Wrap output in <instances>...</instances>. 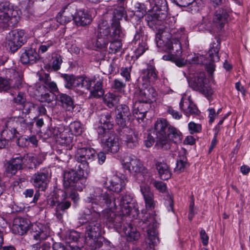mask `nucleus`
Returning <instances> with one entry per match:
<instances>
[{"label":"nucleus","mask_w":250,"mask_h":250,"mask_svg":"<svg viewBox=\"0 0 250 250\" xmlns=\"http://www.w3.org/2000/svg\"><path fill=\"white\" fill-rule=\"evenodd\" d=\"M85 200L91 203L93 210H99L100 212L105 206L111 208H117L116 200L107 188H93Z\"/></svg>","instance_id":"obj_1"},{"label":"nucleus","mask_w":250,"mask_h":250,"mask_svg":"<svg viewBox=\"0 0 250 250\" xmlns=\"http://www.w3.org/2000/svg\"><path fill=\"white\" fill-rule=\"evenodd\" d=\"M220 40L216 39L215 42L211 44V47L208 51V59L210 62H208V60L203 55L194 54L187 56V61L191 64H204L207 72L212 74L215 70V64L214 62H218L219 61L218 52L220 49Z\"/></svg>","instance_id":"obj_2"},{"label":"nucleus","mask_w":250,"mask_h":250,"mask_svg":"<svg viewBox=\"0 0 250 250\" xmlns=\"http://www.w3.org/2000/svg\"><path fill=\"white\" fill-rule=\"evenodd\" d=\"M169 34L171 35L170 39H167L166 42V50L170 51L177 56L182 54L181 42H184L186 47L188 46V36L184 29H171Z\"/></svg>","instance_id":"obj_3"},{"label":"nucleus","mask_w":250,"mask_h":250,"mask_svg":"<svg viewBox=\"0 0 250 250\" xmlns=\"http://www.w3.org/2000/svg\"><path fill=\"white\" fill-rule=\"evenodd\" d=\"M86 179L78 171L71 169L66 170L63 174V186L65 190L82 191L85 186Z\"/></svg>","instance_id":"obj_4"},{"label":"nucleus","mask_w":250,"mask_h":250,"mask_svg":"<svg viewBox=\"0 0 250 250\" xmlns=\"http://www.w3.org/2000/svg\"><path fill=\"white\" fill-rule=\"evenodd\" d=\"M170 125L167 120L164 118L158 119L154 125L156 134L155 146L158 148L167 150L170 148L169 141L167 139V133Z\"/></svg>","instance_id":"obj_5"},{"label":"nucleus","mask_w":250,"mask_h":250,"mask_svg":"<svg viewBox=\"0 0 250 250\" xmlns=\"http://www.w3.org/2000/svg\"><path fill=\"white\" fill-rule=\"evenodd\" d=\"M189 86L194 90L198 91L206 97L211 96L213 91L207 83L206 75L204 72L196 73L194 77L188 81Z\"/></svg>","instance_id":"obj_6"},{"label":"nucleus","mask_w":250,"mask_h":250,"mask_svg":"<svg viewBox=\"0 0 250 250\" xmlns=\"http://www.w3.org/2000/svg\"><path fill=\"white\" fill-rule=\"evenodd\" d=\"M96 158L97 152L93 148L83 147L77 149L76 158L78 162L81 163L83 167L80 165L79 167L83 171H89V163L95 160Z\"/></svg>","instance_id":"obj_7"},{"label":"nucleus","mask_w":250,"mask_h":250,"mask_svg":"<svg viewBox=\"0 0 250 250\" xmlns=\"http://www.w3.org/2000/svg\"><path fill=\"white\" fill-rule=\"evenodd\" d=\"M144 227L143 229L146 232L145 241L146 243L151 246H155L159 242L158 232L156 229L155 220L149 214H146V218L143 221Z\"/></svg>","instance_id":"obj_8"},{"label":"nucleus","mask_w":250,"mask_h":250,"mask_svg":"<svg viewBox=\"0 0 250 250\" xmlns=\"http://www.w3.org/2000/svg\"><path fill=\"white\" fill-rule=\"evenodd\" d=\"M91 215L88 216L86 234L90 239H95L101 236V225L99 218L100 210H93Z\"/></svg>","instance_id":"obj_9"},{"label":"nucleus","mask_w":250,"mask_h":250,"mask_svg":"<svg viewBox=\"0 0 250 250\" xmlns=\"http://www.w3.org/2000/svg\"><path fill=\"white\" fill-rule=\"evenodd\" d=\"M26 42L24 31L16 29L9 33L7 37V45L10 51L14 53Z\"/></svg>","instance_id":"obj_10"},{"label":"nucleus","mask_w":250,"mask_h":250,"mask_svg":"<svg viewBox=\"0 0 250 250\" xmlns=\"http://www.w3.org/2000/svg\"><path fill=\"white\" fill-rule=\"evenodd\" d=\"M116 124L121 127L124 128L130 121L132 112H131L129 107L125 104H119L115 108Z\"/></svg>","instance_id":"obj_11"},{"label":"nucleus","mask_w":250,"mask_h":250,"mask_svg":"<svg viewBox=\"0 0 250 250\" xmlns=\"http://www.w3.org/2000/svg\"><path fill=\"white\" fill-rule=\"evenodd\" d=\"M125 15L126 12L124 6H119L114 9L111 29L112 30V35L115 38L122 37L123 36L119 21Z\"/></svg>","instance_id":"obj_12"},{"label":"nucleus","mask_w":250,"mask_h":250,"mask_svg":"<svg viewBox=\"0 0 250 250\" xmlns=\"http://www.w3.org/2000/svg\"><path fill=\"white\" fill-rule=\"evenodd\" d=\"M50 175L47 170L42 169L36 172L31 179L33 185L41 191H44L48 187Z\"/></svg>","instance_id":"obj_13"},{"label":"nucleus","mask_w":250,"mask_h":250,"mask_svg":"<svg viewBox=\"0 0 250 250\" xmlns=\"http://www.w3.org/2000/svg\"><path fill=\"white\" fill-rule=\"evenodd\" d=\"M103 149L107 152L117 153L120 149L119 139L116 134L107 133L104 138L101 139Z\"/></svg>","instance_id":"obj_14"},{"label":"nucleus","mask_w":250,"mask_h":250,"mask_svg":"<svg viewBox=\"0 0 250 250\" xmlns=\"http://www.w3.org/2000/svg\"><path fill=\"white\" fill-rule=\"evenodd\" d=\"M150 104L139 100L133 104L132 116L136 118L138 123H141V121H143L146 117V113L151 107Z\"/></svg>","instance_id":"obj_15"},{"label":"nucleus","mask_w":250,"mask_h":250,"mask_svg":"<svg viewBox=\"0 0 250 250\" xmlns=\"http://www.w3.org/2000/svg\"><path fill=\"white\" fill-rule=\"evenodd\" d=\"M20 60L24 64L32 65L39 61L40 57L36 50L32 48H23L21 50Z\"/></svg>","instance_id":"obj_16"},{"label":"nucleus","mask_w":250,"mask_h":250,"mask_svg":"<svg viewBox=\"0 0 250 250\" xmlns=\"http://www.w3.org/2000/svg\"><path fill=\"white\" fill-rule=\"evenodd\" d=\"M17 15V11L14 9L9 2L0 3V24L7 22L11 18L16 17Z\"/></svg>","instance_id":"obj_17"},{"label":"nucleus","mask_w":250,"mask_h":250,"mask_svg":"<svg viewBox=\"0 0 250 250\" xmlns=\"http://www.w3.org/2000/svg\"><path fill=\"white\" fill-rule=\"evenodd\" d=\"M124 167L131 173H147V169L143 166L142 162L134 156L129 157L128 161L123 164Z\"/></svg>","instance_id":"obj_18"},{"label":"nucleus","mask_w":250,"mask_h":250,"mask_svg":"<svg viewBox=\"0 0 250 250\" xmlns=\"http://www.w3.org/2000/svg\"><path fill=\"white\" fill-rule=\"evenodd\" d=\"M24 157L19 154H15L8 162L6 168L7 173L15 175L18 170L23 168Z\"/></svg>","instance_id":"obj_19"},{"label":"nucleus","mask_w":250,"mask_h":250,"mask_svg":"<svg viewBox=\"0 0 250 250\" xmlns=\"http://www.w3.org/2000/svg\"><path fill=\"white\" fill-rule=\"evenodd\" d=\"M124 129V134L122 139L125 142L127 147L132 148L138 146L139 139L138 133L128 127H125Z\"/></svg>","instance_id":"obj_20"},{"label":"nucleus","mask_w":250,"mask_h":250,"mask_svg":"<svg viewBox=\"0 0 250 250\" xmlns=\"http://www.w3.org/2000/svg\"><path fill=\"white\" fill-rule=\"evenodd\" d=\"M132 198L129 195H124L121 198L120 201L116 200L117 207H120V212L123 215H129L134 206L132 201Z\"/></svg>","instance_id":"obj_21"},{"label":"nucleus","mask_w":250,"mask_h":250,"mask_svg":"<svg viewBox=\"0 0 250 250\" xmlns=\"http://www.w3.org/2000/svg\"><path fill=\"white\" fill-rule=\"evenodd\" d=\"M28 229V224L26 219L22 217H16L13 220L11 228L13 233L22 235Z\"/></svg>","instance_id":"obj_22"},{"label":"nucleus","mask_w":250,"mask_h":250,"mask_svg":"<svg viewBox=\"0 0 250 250\" xmlns=\"http://www.w3.org/2000/svg\"><path fill=\"white\" fill-rule=\"evenodd\" d=\"M141 191L143 195L146 207L147 209H152L154 208L155 202L154 201V195L148 185H142L140 187Z\"/></svg>","instance_id":"obj_23"},{"label":"nucleus","mask_w":250,"mask_h":250,"mask_svg":"<svg viewBox=\"0 0 250 250\" xmlns=\"http://www.w3.org/2000/svg\"><path fill=\"white\" fill-rule=\"evenodd\" d=\"M104 184L107 188L111 192L119 193L125 188V183L123 179L117 176H113L109 181V185H107V183Z\"/></svg>","instance_id":"obj_24"},{"label":"nucleus","mask_w":250,"mask_h":250,"mask_svg":"<svg viewBox=\"0 0 250 250\" xmlns=\"http://www.w3.org/2000/svg\"><path fill=\"white\" fill-rule=\"evenodd\" d=\"M73 20L77 26H84L91 23V16L83 10H79L75 14Z\"/></svg>","instance_id":"obj_25"},{"label":"nucleus","mask_w":250,"mask_h":250,"mask_svg":"<svg viewBox=\"0 0 250 250\" xmlns=\"http://www.w3.org/2000/svg\"><path fill=\"white\" fill-rule=\"evenodd\" d=\"M157 96V93L153 87H147L140 90L139 100L151 104L156 101Z\"/></svg>","instance_id":"obj_26"},{"label":"nucleus","mask_w":250,"mask_h":250,"mask_svg":"<svg viewBox=\"0 0 250 250\" xmlns=\"http://www.w3.org/2000/svg\"><path fill=\"white\" fill-rule=\"evenodd\" d=\"M72 9L71 7L67 6L60 12L56 17L57 21L61 24H65L73 20Z\"/></svg>","instance_id":"obj_27"},{"label":"nucleus","mask_w":250,"mask_h":250,"mask_svg":"<svg viewBox=\"0 0 250 250\" xmlns=\"http://www.w3.org/2000/svg\"><path fill=\"white\" fill-rule=\"evenodd\" d=\"M155 167L158 172L160 178L163 180L169 179L171 176V172L168 166L164 161H157Z\"/></svg>","instance_id":"obj_28"},{"label":"nucleus","mask_w":250,"mask_h":250,"mask_svg":"<svg viewBox=\"0 0 250 250\" xmlns=\"http://www.w3.org/2000/svg\"><path fill=\"white\" fill-rule=\"evenodd\" d=\"M229 16V11L227 9L219 8L215 11L213 21L215 23L222 27L227 22Z\"/></svg>","instance_id":"obj_29"},{"label":"nucleus","mask_w":250,"mask_h":250,"mask_svg":"<svg viewBox=\"0 0 250 250\" xmlns=\"http://www.w3.org/2000/svg\"><path fill=\"white\" fill-rule=\"evenodd\" d=\"M16 119V122L17 125V128L19 130L20 132H24L27 130H31L34 122L28 120L26 117H15Z\"/></svg>","instance_id":"obj_30"},{"label":"nucleus","mask_w":250,"mask_h":250,"mask_svg":"<svg viewBox=\"0 0 250 250\" xmlns=\"http://www.w3.org/2000/svg\"><path fill=\"white\" fill-rule=\"evenodd\" d=\"M71 202L66 200L64 197L61 199V201H60L55 208V215L56 217L60 220L62 219L64 214L66 212L67 209L71 207Z\"/></svg>","instance_id":"obj_31"},{"label":"nucleus","mask_w":250,"mask_h":250,"mask_svg":"<svg viewBox=\"0 0 250 250\" xmlns=\"http://www.w3.org/2000/svg\"><path fill=\"white\" fill-rule=\"evenodd\" d=\"M103 79L99 77H94V86L90 91V95L95 98H100L104 96V91L103 88Z\"/></svg>","instance_id":"obj_32"},{"label":"nucleus","mask_w":250,"mask_h":250,"mask_svg":"<svg viewBox=\"0 0 250 250\" xmlns=\"http://www.w3.org/2000/svg\"><path fill=\"white\" fill-rule=\"evenodd\" d=\"M57 100L66 110L72 111L74 108V101L70 96L64 93H59L57 96Z\"/></svg>","instance_id":"obj_33"},{"label":"nucleus","mask_w":250,"mask_h":250,"mask_svg":"<svg viewBox=\"0 0 250 250\" xmlns=\"http://www.w3.org/2000/svg\"><path fill=\"white\" fill-rule=\"evenodd\" d=\"M123 231L125 234L128 241H137L140 238V232L137 231L136 229L130 224H127L126 226H124Z\"/></svg>","instance_id":"obj_34"},{"label":"nucleus","mask_w":250,"mask_h":250,"mask_svg":"<svg viewBox=\"0 0 250 250\" xmlns=\"http://www.w3.org/2000/svg\"><path fill=\"white\" fill-rule=\"evenodd\" d=\"M163 32L160 33V30L159 31V33L156 34V42L157 43V45L159 47H162L163 50L169 53L170 54L165 55L163 56V59L165 60H172L173 61V60L175 59V56L177 57H179L180 56H177L176 55L172 53L170 51H167L166 50L165 48V44L166 41H164L162 38L163 37Z\"/></svg>","instance_id":"obj_35"},{"label":"nucleus","mask_w":250,"mask_h":250,"mask_svg":"<svg viewBox=\"0 0 250 250\" xmlns=\"http://www.w3.org/2000/svg\"><path fill=\"white\" fill-rule=\"evenodd\" d=\"M157 78V74L154 66L149 65L143 72L142 79L147 82H154Z\"/></svg>","instance_id":"obj_36"},{"label":"nucleus","mask_w":250,"mask_h":250,"mask_svg":"<svg viewBox=\"0 0 250 250\" xmlns=\"http://www.w3.org/2000/svg\"><path fill=\"white\" fill-rule=\"evenodd\" d=\"M167 139L170 145V141L175 144L180 143L182 140L181 133L175 127L170 125L167 133Z\"/></svg>","instance_id":"obj_37"},{"label":"nucleus","mask_w":250,"mask_h":250,"mask_svg":"<svg viewBox=\"0 0 250 250\" xmlns=\"http://www.w3.org/2000/svg\"><path fill=\"white\" fill-rule=\"evenodd\" d=\"M93 82L94 78L91 79L88 77H78V81H76V83H78L77 90H79L81 94L83 92V89L89 90L93 84Z\"/></svg>","instance_id":"obj_38"},{"label":"nucleus","mask_w":250,"mask_h":250,"mask_svg":"<svg viewBox=\"0 0 250 250\" xmlns=\"http://www.w3.org/2000/svg\"><path fill=\"white\" fill-rule=\"evenodd\" d=\"M39 229H36V233L34 235V238L36 240L46 239L49 235L50 229L48 226L39 224L38 225Z\"/></svg>","instance_id":"obj_39"},{"label":"nucleus","mask_w":250,"mask_h":250,"mask_svg":"<svg viewBox=\"0 0 250 250\" xmlns=\"http://www.w3.org/2000/svg\"><path fill=\"white\" fill-rule=\"evenodd\" d=\"M161 13L156 12L153 14H148L146 17V20L148 25L151 28H153L155 25L161 24L164 16H160Z\"/></svg>","instance_id":"obj_40"},{"label":"nucleus","mask_w":250,"mask_h":250,"mask_svg":"<svg viewBox=\"0 0 250 250\" xmlns=\"http://www.w3.org/2000/svg\"><path fill=\"white\" fill-rule=\"evenodd\" d=\"M157 12L161 13L164 18H166L168 11V5L166 0H155L153 7Z\"/></svg>","instance_id":"obj_41"},{"label":"nucleus","mask_w":250,"mask_h":250,"mask_svg":"<svg viewBox=\"0 0 250 250\" xmlns=\"http://www.w3.org/2000/svg\"><path fill=\"white\" fill-rule=\"evenodd\" d=\"M104 101L109 108L116 107L120 101V97L112 93H108L105 95Z\"/></svg>","instance_id":"obj_42"},{"label":"nucleus","mask_w":250,"mask_h":250,"mask_svg":"<svg viewBox=\"0 0 250 250\" xmlns=\"http://www.w3.org/2000/svg\"><path fill=\"white\" fill-rule=\"evenodd\" d=\"M62 77L64 80V86L66 88L77 90L78 83H76V81H78V77H75L73 75L67 74L63 75Z\"/></svg>","instance_id":"obj_43"},{"label":"nucleus","mask_w":250,"mask_h":250,"mask_svg":"<svg viewBox=\"0 0 250 250\" xmlns=\"http://www.w3.org/2000/svg\"><path fill=\"white\" fill-rule=\"evenodd\" d=\"M97 36L104 38L107 40L108 42H109L110 40L113 38L112 34H110L109 27L101 24L99 25Z\"/></svg>","instance_id":"obj_44"},{"label":"nucleus","mask_w":250,"mask_h":250,"mask_svg":"<svg viewBox=\"0 0 250 250\" xmlns=\"http://www.w3.org/2000/svg\"><path fill=\"white\" fill-rule=\"evenodd\" d=\"M99 122L101 125L106 126V128L113 127V119L110 114L108 112L101 115Z\"/></svg>","instance_id":"obj_45"},{"label":"nucleus","mask_w":250,"mask_h":250,"mask_svg":"<svg viewBox=\"0 0 250 250\" xmlns=\"http://www.w3.org/2000/svg\"><path fill=\"white\" fill-rule=\"evenodd\" d=\"M136 28L137 30L134 36V41L135 42H138V44H141L142 42H146V36L144 35V27L137 25Z\"/></svg>","instance_id":"obj_46"},{"label":"nucleus","mask_w":250,"mask_h":250,"mask_svg":"<svg viewBox=\"0 0 250 250\" xmlns=\"http://www.w3.org/2000/svg\"><path fill=\"white\" fill-rule=\"evenodd\" d=\"M112 36H113V38L111 39L109 41V42H110V43L109 45V52L110 53H115L120 50L122 46V44L121 41L119 40L120 37L115 38L112 35Z\"/></svg>","instance_id":"obj_47"},{"label":"nucleus","mask_w":250,"mask_h":250,"mask_svg":"<svg viewBox=\"0 0 250 250\" xmlns=\"http://www.w3.org/2000/svg\"><path fill=\"white\" fill-rule=\"evenodd\" d=\"M73 139V136L72 134L64 132L57 139V142L62 145L68 146L72 143Z\"/></svg>","instance_id":"obj_48"},{"label":"nucleus","mask_w":250,"mask_h":250,"mask_svg":"<svg viewBox=\"0 0 250 250\" xmlns=\"http://www.w3.org/2000/svg\"><path fill=\"white\" fill-rule=\"evenodd\" d=\"M188 166L186 157L184 155L179 156L177 160L176 167L174 168V170L179 172H183Z\"/></svg>","instance_id":"obj_49"},{"label":"nucleus","mask_w":250,"mask_h":250,"mask_svg":"<svg viewBox=\"0 0 250 250\" xmlns=\"http://www.w3.org/2000/svg\"><path fill=\"white\" fill-rule=\"evenodd\" d=\"M104 214V219L106 224L108 225L109 227L111 228L114 225L113 221L117 214L110 209L105 210Z\"/></svg>","instance_id":"obj_50"},{"label":"nucleus","mask_w":250,"mask_h":250,"mask_svg":"<svg viewBox=\"0 0 250 250\" xmlns=\"http://www.w3.org/2000/svg\"><path fill=\"white\" fill-rule=\"evenodd\" d=\"M54 99V94L50 92L42 93L39 97V101L41 103L50 104L53 101Z\"/></svg>","instance_id":"obj_51"},{"label":"nucleus","mask_w":250,"mask_h":250,"mask_svg":"<svg viewBox=\"0 0 250 250\" xmlns=\"http://www.w3.org/2000/svg\"><path fill=\"white\" fill-rule=\"evenodd\" d=\"M69 128L72 133L75 135H80L83 132L82 125L80 122L75 121L71 123L69 125Z\"/></svg>","instance_id":"obj_52"},{"label":"nucleus","mask_w":250,"mask_h":250,"mask_svg":"<svg viewBox=\"0 0 250 250\" xmlns=\"http://www.w3.org/2000/svg\"><path fill=\"white\" fill-rule=\"evenodd\" d=\"M198 112L199 110L197 106L191 102H189L188 108L184 110V113L188 117L197 115Z\"/></svg>","instance_id":"obj_53"},{"label":"nucleus","mask_w":250,"mask_h":250,"mask_svg":"<svg viewBox=\"0 0 250 250\" xmlns=\"http://www.w3.org/2000/svg\"><path fill=\"white\" fill-rule=\"evenodd\" d=\"M11 86V80L0 77V91L5 92L10 89Z\"/></svg>","instance_id":"obj_54"},{"label":"nucleus","mask_w":250,"mask_h":250,"mask_svg":"<svg viewBox=\"0 0 250 250\" xmlns=\"http://www.w3.org/2000/svg\"><path fill=\"white\" fill-rule=\"evenodd\" d=\"M65 128L62 125H59L58 126H55L52 127L50 129V132L54 137H55L56 141L57 139L60 137L62 133H63L65 131Z\"/></svg>","instance_id":"obj_55"},{"label":"nucleus","mask_w":250,"mask_h":250,"mask_svg":"<svg viewBox=\"0 0 250 250\" xmlns=\"http://www.w3.org/2000/svg\"><path fill=\"white\" fill-rule=\"evenodd\" d=\"M126 83L125 81H124L121 79H116L113 81L112 87L117 91L122 92L124 91Z\"/></svg>","instance_id":"obj_56"},{"label":"nucleus","mask_w":250,"mask_h":250,"mask_svg":"<svg viewBox=\"0 0 250 250\" xmlns=\"http://www.w3.org/2000/svg\"><path fill=\"white\" fill-rule=\"evenodd\" d=\"M123 216L124 215H123ZM123 217L122 216V214L121 212L120 215H117L113 221L114 225H113L111 228L115 229L116 230L119 232L120 231L123 224Z\"/></svg>","instance_id":"obj_57"},{"label":"nucleus","mask_w":250,"mask_h":250,"mask_svg":"<svg viewBox=\"0 0 250 250\" xmlns=\"http://www.w3.org/2000/svg\"><path fill=\"white\" fill-rule=\"evenodd\" d=\"M8 72L10 73H13L14 75H18V77H16L15 78V83L13 85V87L15 88L20 89L22 86V80L21 78L19 75L18 72H16L15 70L13 69H8Z\"/></svg>","instance_id":"obj_58"},{"label":"nucleus","mask_w":250,"mask_h":250,"mask_svg":"<svg viewBox=\"0 0 250 250\" xmlns=\"http://www.w3.org/2000/svg\"><path fill=\"white\" fill-rule=\"evenodd\" d=\"M188 127L190 133L192 134L199 133L202 130L201 125L193 122H190L188 125Z\"/></svg>","instance_id":"obj_59"},{"label":"nucleus","mask_w":250,"mask_h":250,"mask_svg":"<svg viewBox=\"0 0 250 250\" xmlns=\"http://www.w3.org/2000/svg\"><path fill=\"white\" fill-rule=\"evenodd\" d=\"M52 59V68L55 71L59 70L60 68V66L62 62V57L60 55L57 54L55 55Z\"/></svg>","instance_id":"obj_60"},{"label":"nucleus","mask_w":250,"mask_h":250,"mask_svg":"<svg viewBox=\"0 0 250 250\" xmlns=\"http://www.w3.org/2000/svg\"><path fill=\"white\" fill-rule=\"evenodd\" d=\"M109 42L107 40L97 36V39L94 43L95 47L99 49H103L106 47Z\"/></svg>","instance_id":"obj_61"},{"label":"nucleus","mask_w":250,"mask_h":250,"mask_svg":"<svg viewBox=\"0 0 250 250\" xmlns=\"http://www.w3.org/2000/svg\"><path fill=\"white\" fill-rule=\"evenodd\" d=\"M74 191H76V190H70L69 192H67L66 190L65 191L62 192V196H64V197L66 199V196H67V194L69 193V197L71 198L72 200L74 202H77L79 200V194Z\"/></svg>","instance_id":"obj_62"},{"label":"nucleus","mask_w":250,"mask_h":250,"mask_svg":"<svg viewBox=\"0 0 250 250\" xmlns=\"http://www.w3.org/2000/svg\"><path fill=\"white\" fill-rule=\"evenodd\" d=\"M14 102L22 105L26 102V95L24 92H19L17 96L14 99Z\"/></svg>","instance_id":"obj_63"},{"label":"nucleus","mask_w":250,"mask_h":250,"mask_svg":"<svg viewBox=\"0 0 250 250\" xmlns=\"http://www.w3.org/2000/svg\"><path fill=\"white\" fill-rule=\"evenodd\" d=\"M60 201H61V199L59 198V194L56 193H54L48 200V204L51 207L55 206L56 207Z\"/></svg>","instance_id":"obj_64"}]
</instances>
